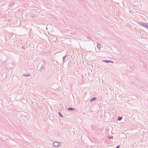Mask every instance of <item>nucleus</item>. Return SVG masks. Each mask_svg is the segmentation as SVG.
<instances>
[{
  "instance_id": "20e7f679",
  "label": "nucleus",
  "mask_w": 148,
  "mask_h": 148,
  "mask_svg": "<svg viewBox=\"0 0 148 148\" xmlns=\"http://www.w3.org/2000/svg\"><path fill=\"white\" fill-rule=\"evenodd\" d=\"M68 110H74V109H72V108H69Z\"/></svg>"
},
{
  "instance_id": "0eeeda50",
  "label": "nucleus",
  "mask_w": 148,
  "mask_h": 148,
  "mask_svg": "<svg viewBox=\"0 0 148 148\" xmlns=\"http://www.w3.org/2000/svg\"><path fill=\"white\" fill-rule=\"evenodd\" d=\"M108 138H109V139H111V138H113V136H111V137H108Z\"/></svg>"
},
{
  "instance_id": "39448f33",
  "label": "nucleus",
  "mask_w": 148,
  "mask_h": 148,
  "mask_svg": "<svg viewBox=\"0 0 148 148\" xmlns=\"http://www.w3.org/2000/svg\"><path fill=\"white\" fill-rule=\"evenodd\" d=\"M122 119V117H119L118 118V120H121Z\"/></svg>"
},
{
  "instance_id": "f257e3e1",
  "label": "nucleus",
  "mask_w": 148,
  "mask_h": 148,
  "mask_svg": "<svg viewBox=\"0 0 148 148\" xmlns=\"http://www.w3.org/2000/svg\"><path fill=\"white\" fill-rule=\"evenodd\" d=\"M53 145L56 147H58L60 146L61 143L59 142L55 141L53 143Z\"/></svg>"
},
{
  "instance_id": "6e6552de",
  "label": "nucleus",
  "mask_w": 148,
  "mask_h": 148,
  "mask_svg": "<svg viewBox=\"0 0 148 148\" xmlns=\"http://www.w3.org/2000/svg\"><path fill=\"white\" fill-rule=\"evenodd\" d=\"M116 148H119V146H117L116 147Z\"/></svg>"
},
{
  "instance_id": "7ed1b4c3",
  "label": "nucleus",
  "mask_w": 148,
  "mask_h": 148,
  "mask_svg": "<svg viewBox=\"0 0 148 148\" xmlns=\"http://www.w3.org/2000/svg\"><path fill=\"white\" fill-rule=\"evenodd\" d=\"M96 99V98H94L92 99L91 100V101H95Z\"/></svg>"
},
{
  "instance_id": "423d86ee",
  "label": "nucleus",
  "mask_w": 148,
  "mask_h": 148,
  "mask_svg": "<svg viewBox=\"0 0 148 148\" xmlns=\"http://www.w3.org/2000/svg\"><path fill=\"white\" fill-rule=\"evenodd\" d=\"M97 47L98 48H99L100 47V45H97Z\"/></svg>"
},
{
  "instance_id": "f03ea898",
  "label": "nucleus",
  "mask_w": 148,
  "mask_h": 148,
  "mask_svg": "<svg viewBox=\"0 0 148 148\" xmlns=\"http://www.w3.org/2000/svg\"><path fill=\"white\" fill-rule=\"evenodd\" d=\"M103 62H111L113 63L112 62H111L110 61H108V60H103Z\"/></svg>"
}]
</instances>
